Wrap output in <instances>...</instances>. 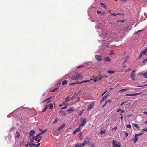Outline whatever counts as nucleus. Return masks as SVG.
Listing matches in <instances>:
<instances>
[{"instance_id":"79ce46f5","label":"nucleus","mask_w":147,"mask_h":147,"mask_svg":"<svg viewBox=\"0 0 147 147\" xmlns=\"http://www.w3.org/2000/svg\"><path fill=\"white\" fill-rule=\"evenodd\" d=\"M143 134V133H139L138 134H136V136H140L142 135V134Z\"/></svg>"},{"instance_id":"7ed1b4c3","label":"nucleus","mask_w":147,"mask_h":147,"mask_svg":"<svg viewBox=\"0 0 147 147\" xmlns=\"http://www.w3.org/2000/svg\"><path fill=\"white\" fill-rule=\"evenodd\" d=\"M40 135L41 134H38L36 136H33V138H34L35 140L37 141L38 143L40 142L42 138V136H40Z\"/></svg>"},{"instance_id":"864d4df0","label":"nucleus","mask_w":147,"mask_h":147,"mask_svg":"<svg viewBox=\"0 0 147 147\" xmlns=\"http://www.w3.org/2000/svg\"><path fill=\"white\" fill-rule=\"evenodd\" d=\"M124 22V20H120V22L122 23Z\"/></svg>"},{"instance_id":"bf43d9fd","label":"nucleus","mask_w":147,"mask_h":147,"mask_svg":"<svg viewBox=\"0 0 147 147\" xmlns=\"http://www.w3.org/2000/svg\"><path fill=\"white\" fill-rule=\"evenodd\" d=\"M97 13L98 14H100L101 13V12L99 11H97Z\"/></svg>"},{"instance_id":"6e6d98bb","label":"nucleus","mask_w":147,"mask_h":147,"mask_svg":"<svg viewBox=\"0 0 147 147\" xmlns=\"http://www.w3.org/2000/svg\"><path fill=\"white\" fill-rule=\"evenodd\" d=\"M82 112H80L79 113H78V114L80 116L82 114Z\"/></svg>"},{"instance_id":"1a4fd4ad","label":"nucleus","mask_w":147,"mask_h":147,"mask_svg":"<svg viewBox=\"0 0 147 147\" xmlns=\"http://www.w3.org/2000/svg\"><path fill=\"white\" fill-rule=\"evenodd\" d=\"M94 102H93L91 104H90L87 109V111H88L91 109L94 106Z\"/></svg>"},{"instance_id":"052dcab7","label":"nucleus","mask_w":147,"mask_h":147,"mask_svg":"<svg viewBox=\"0 0 147 147\" xmlns=\"http://www.w3.org/2000/svg\"><path fill=\"white\" fill-rule=\"evenodd\" d=\"M107 90H105V92H104V93L103 94H102V96H103V95H104V94L106 93L107 92Z\"/></svg>"},{"instance_id":"4c0bfd02","label":"nucleus","mask_w":147,"mask_h":147,"mask_svg":"<svg viewBox=\"0 0 147 147\" xmlns=\"http://www.w3.org/2000/svg\"><path fill=\"white\" fill-rule=\"evenodd\" d=\"M134 126L138 129L139 128V127L138 126V125L136 124H134Z\"/></svg>"},{"instance_id":"680f3d73","label":"nucleus","mask_w":147,"mask_h":147,"mask_svg":"<svg viewBox=\"0 0 147 147\" xmlns=\"http://www.w3.org/2000/svg\"><path fill=\"white\" fill-rule=\"evenodd\" d=\"M143 131L147 132V128H146V129H143Z\"/></svg>"},{"instance_id":"c85d7f7f","label":"nucleus","mask_w":147,"mask_h":147,"mask_svg":"<svg viewBox=\"0 0 147 147\" xmlns=\"http://www.w3.org/2000/svg\"><path fill=\"white\" fill-rule=\"evenodd\" d=\"M105 132H106L105 130H101L100 132V134L102 135V134H104L105 133Z\"/></svg>"},{"instance_id":"4be33fe9","label":"nucleus","mask_w":147,"mask_h":147,"mask_svg":"<svg viewBox=\"0 0 147 147\" xmlns=\"http://www.w3.org/2000/svg\"><path fill=\"white\" fill-rule=\"evenodd\" d=\"M82 132H80L78 134V136H79V138L80 140H82L83 139V137L82 136Z\"/></svg>"},{"instance_id":"6ab92c4d","label":"nucleus","mask_w":147,"mask_h":147,"mask_svg":"<svg viewBox=\"0 0 147 147\" xmlns=\"http://www.w3.org/2000/svg\"><path fill=\"white\" fill-rule=\"evenodd\" d=\"M72 99L71 98V99H70V98L69 97H67L65 100V102H68L69 101H70Z\"/></svg>"},{"instance_id":"473e14b6","label":"nucleus","mask_w":147,"mask_h":147,"mask_svg":"<svg viewBox=\"0 0 147 147\" xmlns=\"http://www.w3.org/2000/svg\"><path fill=\"white\" fill-rule=\"evenodd\" d=\"M58 89V88L56 87L54 89H53L51 90V92H54L56 90H57Z\"/></svg>"},{"instance_id":"412c9836","label":"nucleus","mask_w":147,"mask_h":147,"mask_svg":"<svg viewBox=\"0 0 147 147\" xmlns=\"http://www.w3.org/2000/svg\"><path fill=\"white\" fill-rule=\"evenodd\" d=\"M39 130L40 131V132H41L40 133H39V134H41V135L42 134H44V133H45L46 131H47V129H46L45 130H43L41 129H39Z\"/></svg>"},{"instance_id":"f704fd0d","label":"nucleus","mask_w":147,"mask_h":147,"mask_svg":"<svg viewBox=\"0 0 147 147\" xmlns=\"http://www.w3.org/2000/svg\"><path fill=\"white\" fill-rule=\"evenodd\" d=\"M141 94V93H134V94H132V96H137V95H138L139 94Z\"/></svg>"},{"instance_id":"0eeeda50","label":"nucleus","mask_w":147,"mask_h":147,"mask_svg":"<svg viewBox=\"0 0 147 147\" xmlns=\"http://www.w3.org/2000/svg\"><path fill=\"white\" fill-rule=\"evenodd\" d=\"M82 144H84V146L85 144L89 145L90 142L89 138L88 137L86 138Z\"/></svg>"},{"instance_id":"603ef678","label":"nucleus","mask_w":147,"mask_h":147,"mask_svg":"<svg viewBox=\"0 0 147 147\" xmlns=\"http://www.w3.org/2000/svg\"><path fill=\"white\" fill-rule=\"evenodd\" d=\"M111 15L112 16H115L116 15V13H111Z\"/></svg>"},{"instance_id":"b1692460","label":"nucleus","mask_w":147,"mask_h":147,"mask_svg":"<svg viewBox=\"0 0 147 147\" xmlns=\"http://www.w3.org/2000/svg\"><path fill=\"white\" fill-rule=\"evenodd\" d=\"M35 133V131L34 130H32L30 132L29 135L30 136H32L34 133Z\"/></svg>"},{"instance_id":"09e8293b","label":"nucleus","mask_w":147,"mask_h":147,"mask_svg":"<svg viewBox=\"0 0 147 147\" xmlns=\"http://www.w3.org/2000/svg\"><path fill=\"white\" fill-rule=\"evenodd\" d=\"M95 78L96 79H97L98 80H101V78L100 77H96Z\"/></svg>"},{"instance_id":"f8f14e48","label":"nucleus","mask_w":147,"mask_h":147,"mask_svg":"<svg viewBox=\"0 0 147 147\" xmlns=\"http://www.w3.org/2000/svg\"><path fill=\"white\" fill-rule=\"evenodd\" d=\"M20 136V133L17 131L15 134V139H17L19 138Z\"/></svg>"},{"instance_id":"c03bdc74","label":"nucleus","mask_w":147,"mask_h":147,"mask_svg":"<svg viewBox=\"0 0 147 147\" xmlns=\"http://www.w3.org/2000/svg\"><path fill=\"white\" fill-rule=\"evenodd\" d=\"M100 77L101 78V79L102 78H105V77H106V78H107V76L105 75H102V76H101L100 75Z\"/></svg>"},{"instance_id":"393cba45","label":"nucleus","mask_w":147,"mask_h":147,"mask_svg":"<svg viewBox=\"0 0 147 147\" xmlns=\"http://www.w3.org/2000/svg\"><path fill=\"white\" fill-rule=\"evenodd\" d=\"M109 92H107L106 94L105 95H103V97L105 98H106V99L109 96Z\"/></svg>"},{"instance_id":"2eb2a0df","label":"nucleus","mask_w":147,"mask_h":147,"mask_svg":"<svg viewBox=\"0 0 147 147\" xmlns=\"http://www.w3.org/2000/svg\"><path fill=\"white\" fill-rule=\"evenodd\" d=\"M95 58L98 61H101L102 60L101 57L98 55H96Z\"/></svg>"},{"instance_id":"58836bf2","label":"nucleus","mask_w":147,"mask_h":147,"mask_svg":"<svg viewBox=\"0 0 147 147\" xmlns=\"http://www.w3.org/2000/svg\"><path fill=\"white\" fill-rule=\"evenodd\" d=\"M91 147H95V144L93 143H92L91 144Z\"/></svg>"},{"instance_id":"49530a36","label":"nucleus","mask_w":147,"mask_h":147,"mask_svg":"<svg viewBox=\"0 0 147 147\" xmlns=\"http://www.w3.org/2000/svg\"><path fill=\"white\" fill-rule=\"evenodd\" d=\"M110 102V99H108L105 102V103L106 104H107V103L109 102Z\"/></svg>"},{"instance_id":"0e129e2a","label":"nucleus","mask_w":147,"mask_h":147,"mask_svg":"<svg viewBox=\"0 0 147 147\" xmlns=\"http://www.w3.org/2000/svg\"><path fill=\"white\" fill-rule=\"evenodd\" d=\"M76 84V83H71L70 84H69V85H75Z\"/></svg>"},{"instance_id":"8fccbe9b","label":"nucleus","mask_w":147,"mask_h":147,"mask_svg":"<svg viewBox=\"0 0 147 147\" xmlns=\"http://www.w3.org/2000/svg\"><path fill=\"white\" fill-rule=\"evenodd\" d=\"M126 96H132V94H128L125 95Z\"/></svg>"},{"instance_id":"cd10ccee","label":"nucleus","mask_w":147,"mask_h":147,"mask_svg":"<svg viewBox=\"0 0 147 147\" xmlns=\"http://www.w3.org/2000/svg\"><path fill=\"white\" fill-rule=\"evenodd\" d=\"M49 107L51 109H52L53 107V105L52 103H50L49 105Z\"/></svg>"},{"instance_id":"39448f33","label":"nucleus","mask_w":147,"mask_h":147,"mask_svg":"<svg viewBox=\"0 0 147 147\" xmlns=\"http://www.w3.org/2000/svg\"><path fill=\"white\" fill-rule=\"evenodd\" d=\"M112 146L113 147H121V145L120 143L115 142L114 140H113Z\"/></svg>"},{"instance_id":"f03ea898","label":"nucleus","mask_w":147,"mask_h":147,"mask_svg":"<svg viewBox=\"0 0 147 147\" xmlns=\"http://www.w3.org/2000/svg\"><path fill=\"white\" fill-rule=\"evenodd\" d=\"M109 41L110 40L107 38L106 39L102 41L103 44V46H102V49L103 50H105L107 47H108L109 45Z\"/></svg>"},{"instance_id":"13d9d810","label":"nucleus","mask_w":147,"mask_h":147,"mask_svg":"<svg viewBox=\"0 0 147 147\" xmlns=\"http://www.w3.org/2000/svg\"><path fill=\"white\" fill-rule=\"evenodd\" d=\"M129 135V134L127 132H125V136L126 137H127Z\"/></svg>"},{"instance_id":"2f4dec72","label":"nucleus","mask_w":147,"mask_h":147,"mask_svg":"<svg viewBox=\"0 0 147 147\" xmlns=\"http://www.w3.org/2000/svg\"><path fill=\"white\" fill-rule=\"evenodd\" d=\"M92 80L91 79L90 80H84V81H82V83H87L88 82H90V81H91Z\"/></svg>"},{"instance_id":"9b49d317","label":"nucleus","mask_w":147,"mask_h":147,"mask_svg":"<svg viewBox=\"0 0 147 147\" xmlns=\"http://www.w3.org/2000/svg\"><path fill=\"white\" fill-rule=\"evenodd\" d=\"M75 109L73 107H70L67 110V111L69 113H70L73 112Z\"/></svg>"},{"instance_id":"774afa93","label":"nucleus","mask_w":147,"mask_h":147,"mask_svg":"<svg viewBox=\"0 0 147 147\" xmlns=\"http://www.w3.org/2000/svg\"><path fill=\"white\" fill-rule=\"evenodd\" d=\"M125 111V110L121 111V113H123Z\"/></svg>"},{"instance_id":"dca6fc26","label":"nucleus","mask_w":147,"mask_h":147,"mask_svg":"<svg viewBox=\"0 0 147 147\" xmlns=\"http://www.w3.org/2000/svg\"><path fill=\"white\" fill-rule=\"evenodd\" d=\"M65 125V124H63L61 126H60L57 129V130L59 131L60 130H62Z\"/></svg>"},{"instance_id":"4468645a","label":"nucleus","mask_w":147,"mask_h":147,"mask_svg":"<svg viewBox=\"0 0 147 147\" xmlns=\"http://www.w3.org/2000/svg\"><path fill=\"white\" fill-rule=\"evenodd\" d=\"M84 144L82 143H78L76 144L75 146V147H84Z\"/></svg>"},{"instance_id":"a211bd4d","label":"nucleus","mask_w":147,"mask_h":147,"mask_svg":"<svg viewBox=\"0 0 147 147\" xmlns=\"http://www.w3.org/2000/svg\"><path fill=\"white\" fill-rule=\"evenodd\" d=\"M138 138L136 135L135 134L134 136V139H133L134 143H135L138 140Z\"/></svg>"},{"instance_id":"ddd939ff","label":"nucleus","mask_w":147,"mask_h":147,"mask_svg":"<svg viewBox=\"0 0 147 147\" xmlns=\"http://www.w3.org/2000/svg\"><path fill=\"white\" fill-rule=\"evenodd\" d=\"M139 74L147 78V72L144 73L140 72Z\"/></svg>"},{"instance_id":"bb28decb","label":"nucleus","mask_w":147,"mask_h":147,"mask_svg":"<svg viewBox=\"0 0 147 147\" xmlns=\"http://www.w3.org/2000/svg\"><path fill=\"white\" fill-rule=\"evenodd\" d=\"M51 98V97H50L49 98H48L47 99H46L44 100H43L42 101V103H44V102H46L47 101V100H49Z\"/></svg>"},{"instance_id":"e433bc0d","label":"nucleus","mask_w":147,"mask_h":147,"mask_svg":"<svg viewBox=\"0 0 147 147\" xmlns=\"http://www.w3.org/2000/svg\"><path fill=\"white\" fill-rule=\"evenodd\" d=\"M115 71H113V70H109L108 71V73H111V74H113L114 73Z\"/></svg>"},{"instance_id":"aec40b11","label":"nucleus","mask_w":147,"mask_h":147,"mask_svg":"<svg viewBox=\"0 0 147 147\" xmlns=\"http://www.w3.org/2000/svg\"><path fill=\"white\" fill-rule=\"evenodd\" d=\"M80 127L76 129L75 131L73 132V134H75L77 132L80 131Z\"/></svg>"},{"instance_id":"a878e982","label":"nucleus","mask_w":147,"mask_h":147,"mask_svg":"<svg viewBox=\"0 0 147 147\" xmlns=\"http://www.w3.org/2000/svg\"><path fill=\"white\" fill-rule=\"evenodd\" d=\"M48 105H46L45 106L44 108L42 110V112H44L45 110H46V109L48 107Z\"/></svg>"},{"instance_id":"a19ab883","label":"nucleus","mask_w":147,"mask_h":147,"mask_svg":"<svg viewBox=\"0 0 147 147\" xmlns=\"http://www.w3.org/2000/svg\"><path fill=\"white\" fill-rule=\"evenodd\" d=\"M127 127L129 128H131V125L130 124H128L127 125Z\"/></svg>"},{"instance_id":"f257e3e1","label":"nucleus","mask_w":147,"mask_h":147,"mask_svg":"<svg viewBox=\"0 0 147 147\" xmlns=\"http://www.w3.org/2000/svg\"><path fill=\"white\" fill-rule=\"evenodd\" d=\"M83 79V76L80 74H77L71 77V79L73 80H82Z\"/></svg>"},{"instance_id":"a18cd8bd","label":"nucleus","mask_w":147,"mask_h":147,"mask_svg":"<svg viewBox=\"0 0 147 147\" xmlns=\"http://www.w3.org/2000/svg\"><path fill=\"white\" fill-rule=\"evenodd\" d=\"M100 4H101V5H102V7H104L105 8H106V6L103 3H100Z\"/></svg>"},{"instance_id":"338daca9","label":"nucleus","mask_w":147,"mask_h":147,"mask_svg":"<svg viewBox=\"0 0 147 147\" xmlns=\"http://www.w3.org/2000/svg\"><path fill=\"white\" fill-rule=\"evenodd\" d=\"M97 80H98L97 79H96L95 78L94 79V82H96Z\"/></svg>"},{"instance_id":"ea45409f","label":"nucleus","mask_w":147,"mask_h":147,"mask_svg":"<svg viewBox=\"0 0 147 147\" xmlns=\"http://www.w3.org/2000/svg\"><path fill=\"white\" fill-rule=\"evenodd\" d=\"M106 99V98L103 97L101 100V102H104L105 100Z\"/></svg>"},{"instance_id":"c756f323","label":"nucleus","mask_w":147,"mask_h":147,"mask_svg":"<svg viewBox=\"0 0 147 147\" xmlns=\"http://www.w3.org/2000/svg\"><path fill=\"white\" fill-rule=\"evenodd\" d=\"M67 83V80L63 81L62 83V84L63 85H64L66 84Z\"/></svg>"},{"instance_id":"3c124183","label":"nucleus","mask_w":147,"mask_h":147,"mask_svg":"<svg viewBox=\"0 0 147 147\" xmlns=\"http://www.w3.org/2000/svg\"><path fill=\"white\" fill-rule=\"evenodd\" d=\"M83 67V65H80L78 66L77 67V68H80L82 67Z\"/></svg>"},{"instance_id":"69168bd1","label":"nucleus","mask_w":147,"mask_h":147,"mask_svg":"<svg viewBox=\"0 0 147 147\" xmlns=\"http://www.w3.org/2000/svg\"><path fill=\"white\" fill-rule=\"evenodd\" d=\"M143 113L147 115V112L146 111H144L143 112Z\"/></svg>"},{"instance_id":"5701e85b","label":"nucleus","mask_w":147,"mask_h":147,"mask_svg":"<svg viewBox=\"0 0 147 147\" xmlns=\"http://www.w3.org/2000/svg\"><path fill=\"white\" fill-rule=\"evenodd\" d=\"M128 89H122L120 90L119 91V92H120L121 93H123L125 92V91L128 90Z\"/></svg>"},{"instance_id":"c9c22d12","label":"nucleus","mask_w":147,"mask_h":147,"mask_svg":"<svg viewBox=\"0 0 147 147\" xmlns=\"http://www.w3.org/2000/svg\"><path fill=\"white\" fill-rule=\"evenodd\" d=\"M58 118H56V119L55 120V121H54L53 122V124L57 123L58 121Z\"/></svg>"},{"instance_id":"7c9ffc66","label":"nucleus","mask_w":147,"mask_h":147,"mask_svg":"<svg viewBox=\"0 0 147 147\" xmlns=\"http://www.w3.org/2000/svg\"><path fill=\"white\" fill-rule=\"evenodd\" d=\"M69 74H66L65 76H64L63 77V79H65L66 78L68 79L69 77Z\"/></svg>"},{"instance_id":"9d476101","label":"nucleus","mask_w":147,"mask_h":147,"mask_svg":"<svg viewBox=\"0 0 147 147\" xmlns=\"http://www.w3.org/2000/svg\"><path fill=\"white\" fill-rule=\"evenodd\" d=\"M52 134L53 135H59V133L56 131V129H53Z\"/></svg>"},{"instance_id":"de8ad7c7","label":"nucleus","mask_w":147,"mask_h":147,"mask_svg":"<svg viewBox=\"0 0 147 147\" xmlns=\"http://www.w3.org/2000/svg\"><path fill=\"white\" fill-rule=\"evenodd\" d=\"M117 126H116L115 127L112 129V130H116L117 129Z\"/></svg>"},{"instance_id":"e2e57ef3","label":"nucleus","mask_w":147,"mask_h":147,"mask_svg":"<svg viewBox=\"0 0 147 147\" xmlns=\"http://www.w3.org/2000/svg\"><path fill=\"white\" fill-rule=\"evenodd\" d=\"M95 28L96 29L98 28H99V26L98 25H97L95 26Z\"/></svg>"},{"instance_id":"423d86ee","label":"nucleus","mask_w":147,"mask_h":147,"mask_svg":"<svg viewBox=\"0 0 147 147\" xmlns=\"http://www.w3.org/2000/svg\"><path fill=\"white\" fill-rule=\"evenodd\" d=\"M86 122V118L82 119L81 124L79 125V127L80 128L83 127Z\"/></svg>"},{"instance_id":"20e7f679","label":"nucleus","mask_w":147,"mask_h":147,"mask_svg":"<svg viewBox=\"0 0 147 147\" xmlns=\"http://www.w3.org/2000/svg\"><path fill=\"white\" fill-rule=\"evenodd\" d=\"M102 33L101 34H99V38L101 39L102 37V38L104 36H105V37H106V36H107L108 34H108V31H107L106 30H104L103 31H102Z\"/></svg>"},{"instance_id":"6e6552de","label":"nucleus","mask_w":147,"mask_h":147,"mask_svg":"<svg viewBox=\"0 0 147 147\" xmlns=\"http://www.w3.org/2000/svg\"><path fill=\"white\" fill-rule=\"evenodd\" d=\"M135 71L134 70L133 71L131 74V77L133 80H135Z\"/></svg>"},{"instance_id":"5fc2aeb1","label":"nucleus","mask_w":147,"mask_h":147,"mask_svg":"<svg viewBox=\"0 0 147 147\" xmlns=\"http://www.w3.org/2000/svg\"><path fill=\"white\" fill-rule=\"evenodd\" d=\"M67 107V105H66V106L65 107H62V108H61V109H66Z\"/></svg>"},{"instance_id":"72a5a7b5","label":"nucleus","mask_w":147,"mask_h":147,"mask_svg":"<svg viewBox=\"0 0 147 147\" xmlns=\"http://www.w3.org/2000/svg\"><path fill=\"white\" fill-rule=\"evenodd\" d=\"M33 145L34 146V147H38L40 145V143H39L37 144H34Z\"/></svg>"},{"instance_id":"f3484780","label":"nucleus","mask_w":147,"mask_h":147,"mask_svg":"<svg viewBox=\"0 0 147 147\" xmlns=\"http://www.w3.org/2000/svg\"><path fill=\"white\" fill-rule=\"evenodd\" d=\"M104 60L106 62H110L111 61V59L108 57H105L104 59Z\"/></svg>"},{"instance_id":"37998d69","label":"nucleus","mask_w":147,"mask_h":147,"mask_svg":"<svg viewBox=\"0 0 147 147\" xmlns=\"http://www.w3.org/2000/svg\"><path fill=\"white\" fill-rule=\"evenodd\" d=\"M142 30H139L138 31H136V32H135L134 33V34H137V33H139V32H140L141 31H142Z\"/></svg>"},{"instance_id":"4d7b16f0","label":"nucleus","mask_w":147,"mask_h":147,"mask_svg":"<svg viewBox=\"0 0 147 147\" xmlns=\"http://www.w3.org/2000/svg\"><path fill=\"white\" fill-rule=\"evenodd\" d=\"M76 84H82V81L81 82H76Z\"/></svg>"}]
</instances>
